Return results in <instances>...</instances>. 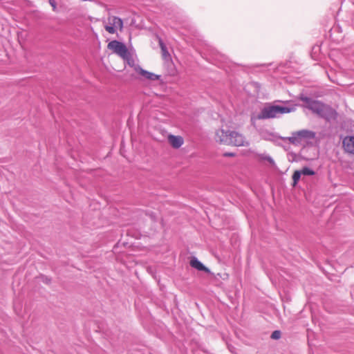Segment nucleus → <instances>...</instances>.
I'll return each instance as SVG.
<instances>
[{
	"label": "nucleus",
	"instance_id": "f257e3e1",
	"mask_svg": "<svg viewBox=\"0 0 354 354\" xmlns=\"http://www.w3.org/2000/svg\"><path fill=\"white\" fill-rule=\"evenodd\" d=\"M300 100L305 102L304 107L311 110L313 113H316L322 118H328L333 114V110L328 106L324 104L322 102L313 100L309 97L301 96Z\"/></svg>",
	"mask_w": 354,
	"mask_h": 354
},
{
	"label": "nucleus",
	"instance_id": "f03ea898",
	"mask_svg": "<svg viewBox=\"0 0 354 354\" xmlns=\"http://www.w3.org/2000/svg\"><path fill=\"white\" fill-rule=\"evenodd\" d=\"M315 137V132L307 129H302L292 132L290 137L281 138V139L284 141H288L293 145H299L308 140L314 139Z\"/></svg>",
	"mask_w": 354,
	"mask_h": 354
},
{
	"label": "nucleus",
	"instance_id": "7ed1b4c3",
	"mask_svg": "<svg viewBox=\"0 0 354 354\" xmlns=\"http://www.w3.org/2000/svg\"><path fill=\"white\" fill-rule=\"evenodd\" d=\"M294 111V108L270 106L263 109L261 113L257 116V118L259 120L273 118L277 117L279 114L288 113Z\"/></svg>",
	"mask_w": 354,
	"mask_h": 354
},
{
	"label": "nucleus",
	"instance_id": "20e7f679",
	"mask_svg": "<svg viewBox=\"0 0 354 354\" xmlns=\"http://www.w3.org/2000/svg\"><path fill=\"white\" fill-rule=\"evenodd\" d=\"M248 145L249 142L243 134L235 131H230L228 146L245 147Z\"/></svg>",
	"mask_w": 354,
	"mask_h": 354
},
{
	"label": "nucleus",
	"instance_id": "39448f33",
	"mask_svg": "<svg viewBox=\"0 0 354 354\" xmlns=\"http://www.w3.org/2000/svg\"><path fill=\"white\" fill-rule=\"evenodd\" d=\"M107 48L121 58L126 57L129 52L126 45L117 40L110 41L107 45Z\"/></svg>",
	"mask_w": 354,
	"mask_h": 354
},
{
	"label": "nucleus",
	"instance_id": "423d86ee",
	"mask_svg": "<svg viewBox=\"0 0 354 354\" xmlns=\"http://www.w3.org/2000/svg\"><path fill=\"white\" fill-rule=\"evenodd\" d=\"M230 136V131L218 129L215 132L214 140L220 145H229Z\"/></svg>",
	"mask_w": 354,
	"mask_h": 354
},
{
	"label": "nucleus",
	"instance_id": "0eeeda50",
	"mask_svg": "<svg viewBox=\"0 0 354 354\" xmlns=\"http://www.w3.org/2000/svg\"><path fill=\"white\" fill-rule=\"evenodd\" d=\"M169 145L174 149H179L184 144V139L180 136L169 134L167 136Z\"/></svg>",
	"mask_w": 354,
	"mask_h": 354
},
{
	"label": "nucleus",
	"instance_id": "6e6552de",
	"mask_svg": "<svg viewBox=\"0 0 354 354\" xmlns=\"http://www.w3.org/2000/svg\"><path fill=\"white\" fill-rule=\"evenodd\" d=\"M342 145L346 152L354 155V136L345 137Z\"/></svg>",
	"mask_w": 354,
	"mask_h": 354
},
{
	"label": "nucleus",
	"instance_id": "1a4fd4ad",
	"mask_svg": "<svg viewBox=\"0 0 354 354\" xmlns=\"http://www.w3.org/2000/svg\"><path fill=\"white\" fill-rule=\"evenodd\" d=\"M138 74H139L140 76L144 77L146 80H151V81H156L158 80L160 78V75H156L152 72L147 71L146 70H144L142 67L138 68Z\"/></svg>",
	"mask_w": 354,
	"mask_h": 354
},
{
	"label": "nucleus",
	"instance_id": "9d476101",
	"mask_svg": "<svg viewBox=\"0 0 354 354\" xmlns=\"http://www.w3.org/2000/svg\"><path fill=\"white\" fill-rule=\"evenodd\" d=\"M189 264L192 268L199 271H204L207 273L210 272L209 270L207 267H205L201 261H199L196 257H192L191 259Z\"/></svg>",
	"mask_w": 354,
	"mask_h": 354
},
{
	"label": "nucleus",
	"instance_id": "9b49d317",
	"mask_svg": "<svg viewBox=\"0 0 354 354\" xmlns=\"http://www.w3.org/2000/svg\"><path fill=\"white\" fill-rule=\"evenodd\" d=\"M109 24L114 28L122 30L123 28V22L121 19L117 17H110L108 18Z\"/></svg>",
	"mask_w": 354,
	"mask_h": 354
},
{
	"label": "nucleus",
	"instance_id": "f8f14e48",
	"mask_svg": "<svg viewBox=\"0 0 354 354\" xmlns=\"http://www.w3.org/2000/svg\"><path fill=\"white\" fill-rule=\"evenodd\" d=\"M122 59L126 61L128 65L132 67L133 70L138 73V68H141V66L136 63L135 60L133 59L129 52L127 53L126 57H122Z\"/></svg>",
	"mask_w": 354,
	"mask_h": 354
},
{
	"label": "nucleus",
	"instance_id": "ddd939ff",
	"mask_svg": "<svg viewBox=\"0 0 354 354\" xmlns=\"http://www.w3.org/2000/svg\"><path fill=\"white\" fill-rule=\"evenodd\" d=\"M159 44H160V48H161V51H162V57L165 59H167L168 58H170V55L168 52V50H167V48L166 46H165V44H163V42L162 41V40L160 39L159 41Z\"/></svg>",
	"mask_w": 354,
	"mask_h": 354
},
{
	"label": "nucleus",
	"instance_id": "4468645a",
	"mask_svg": "<svg viewBox=\"0 0 354 354\" xmlns=\"http://www.w3.org/2000/svg\"><path fill=\"white\" fill-rule=\"evenodd\" d=\"M301 175V172L300 171H295L292 175V180H293V186H295L297 182L299 180L300 177Z\"/></svg>",
	"mask_w": 354,
	"mask_h": 354
},
{
	"label": "nucleus",
	"instance_id": "2eb2a0df",
	"mask_svg": "<svg viewBox=\"0 0 354 354\" xmlns=\"http://www.w3.org/2000/svg\"><path fill=\"white\" fill-rule=\"evenodd\" d=\"M300 171L304 175L313 176L315 174V171L308 167H304Z\"/></svg>",
	"mask_w": 354,
	"mask_h": 354
},
{
	"label": "nucleus",
	"instance_id": "dca6fc26",
	"mask_svg": "<svg viewBox=\"0 0 354 354\" xmlns=\"http://www.w3.org/2000/svg\"><path fill=\"white\" fill-rule=\"evenodd\" d=\"M104 28L110 34H114L115 32L116 28H114L110 24L104 26Z\"/></svg>",
	"mask_w": 354,
	"mask_h": 354
},
{
	"label": "nucleus",
	"instance_id": "f3484780",
	"mask_svg": "<svg viewBox=\"0 0 354 354\" xmlns=\"http://www.w3.org/2000/svg\"><path fill=\"white\" fill-rule=\"evenodd\" d=\"M280 337H281V332L279 330H274L271 335V338L273 339H278Z\"/></svg>",
	"mask_w": 354,
	"mask_h": 354
},
{
	"label": "nucleus",
	"instance_id": "a211bd4d",
	"mask_svg": "<svg viewBox=\"0 0 354 354\" xmlns=\"http://www.w3.org/2000/svg\"><path fill=\"white\" fill-rule=\"evenodd\" d=\"M49 3H50V6H52L53 10L55 11L56 10V8H57L56 3H55V1L54 0H49Z\"/></svg>",
	"mask_w": 354,
	"mask_h": 354
},
{
	"label": "nucleus",
	"instance_id": "6ab92c4d",
	"mask_svg": "<svg viewBox=\"0 0 354 354\" xmlns=\"http://www.w3.org/2000/svg\"><path fill=\"white\" fill-rule=\"evenodd\" d=\"M266 159L268 161H269L270 162H273V160L270 157H267V158H266Z\"/></svg>",
	"mask_w": 354,
	"mask_h": 354
},
{
	"label": "nucleus",
	"instance_id": "aec40b11",
	"mask_svg": "<svg viewBox=\"0 0 354 354\" xmlns=\"http://www.w3.org/2000/svg\"><path fill=\"white\" fill-rule=\"evenodd\" d=\"M225 156H233L234 154L233 153H225Z\"/></svg>",
	"mask_w": 354,
	"mask_h": 354
}]
</instances>
